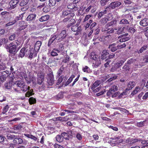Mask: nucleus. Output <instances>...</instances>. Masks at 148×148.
<instances>
[{"mask_svg": "<svg viewBox=\"0 0 148 148\" xmlns=\"http://www.w3.org/2000/svg\"><path fill=\"white\" fill-rule=\"evenodd\" d=\"M29 103L30 105L35 104L36 102V99L33 97H30L29 100Z\"/></svg>", "mask_w": 148, "mask_h": 148, "instance_id": "ea45409f", "label": "nucleus"}, {"mask_svg": "<svg viewBox=\"0 0 148 148\" xmlns=\"http://www.w3.org/2000/svg\"><path fill=\"white\" fill-rule=\"evenodd\" d=\"M82 71L86 73H90L91 72V70L87 66L83 67L82 69Z\"/></svg>", "mask_w": 148, "mask_h": 148, "instance_id": "c85d7f7f", "label": "nucleus"}, {"mask_svg": "<svg viewBox=\"0 0 148 148\" xmlns=\"http://www.w3.org/2000/svg\"><path fill=\"white\" fill-rule=\"evenodd\" d=\"M117 90L118 86H117L115 85L112 86L107 92L106 94L107 96L110 97Z\"/></svg>", "mask_w": 148, "mask_h": 148, "instance_id": "20e7f679", "label": "nucleus"}, {"mask_svg": "<svg viewBox=\"0 0 148 148\" xmlns=\"http://www.w3.org/2000/svg\"><path fill=\"white\" fill-rule=\"evenodd\" d=\"M63 38L59 34H56L55 33L54 34L51 36V37L49 40L48 44V46L51 45L54 41H57V42H60L61 41Z\"/></svg>", "mask_w": 148, "mask_h": 148, "instance_id": "f257e3e1", "label": "nucleus"}, {"mask_svg": "<svg viewBox=\"0 0 148 148\" xmlns=\"http://www.w3.org/2000/svg\"><path fill=\"white\" fill-rule=\"evenodd\" d=\"M91 58L93 60V61H97L98 58H100L98 56L96 55H93L92 54L91 55Z\"/></svg>", "mask_w": 148, "mask_h": 148, "instance_id": "680f3d73", "label": "nucleus"}, {"mask_svg": "<svg viewBox=\"0 0 148 148\" xmlns=\"http://www.w3.org/2000/svg\"><path fill=\"white\" fill-rule=\"evenodd\" d=\"M82 95V93L81 92H77L74 94L73 96L75 97L78 98L81 96Z\"/></svg>", "mask_w": 148, "mask_h": 148, "instance_id": "338daca9", "label": "nucleus"}, {"mask_svg": "<svg viewBox=\"0 0 148 148\" xmlns=\"http://www.w3.org/2000/svg\"><path fill=\"white\" fill-rule=\"evenodd\" d=\"M125 28L124 27H121L117 31L116 33V34H120L124 33Z\"/></svg>", "mask_w": 148, "mask_h": 148, "instance_id": "49530a36", "label": "nucleus"}, {"mask_svg": "<svg viewBox=\"0 0 148 148\" xmlns=\"http://www.w3.org/2000/svg\"><path fill=\"white\" fill-rule=\"evenodd\" d=\"M110 16V18H108V17L106 16L105 17L102 19L101 20V23L103 24H105L108 21L111 20L113 18V17L112 15L111 14H108V16Z\"/></svg>", "mask_w": 148, "mask_h": 148, "instance_id": "9b49d317", "label": "nucleus"}, {"mask_svg": "<svg viewBox=\"0 0 148 148\" xmlns=\"http://www.w3.org/2000/svg\"><path fill=\"white\" fill-rule=\"evenodd\" d=\"M24 135L25 136L33 140L34 141H36L37 140V138L32 134H24Z\"/></svg>", "mask_w": 148, "mask_h": 148, "instance_id": "a878e982", "label": "nucleus"}, {"mask_svg": "<svg viewBox=\"0 0 148 148\" xmlns=\"http://www.w3.org/2000/svg\"><path fill=\"white\" fill-rule=\"evenodd\" d=\"M124 61L123 60H120L119 62L115 64V67H116V68H119L124 63Z\"/></svg>", "mask_w": 148, "mask_h": 148, "instance_id": "603ef678", "label": "nucleus"}, {"mask_svg": "<svg viewBox=\"0 0 148 148\" xmlns=\"http://www.w3.org/2000/svg\"><path fill=\"white\" fill-rule=\"evenodd\" d=\"M107 12V11L106 10L101 11L98 14V17L99 18H101L103 15L106 13Z\"/></svg>", "mask_w": 148, "mask_h": 148, "instance_id": "de8ad7c7", "label": "nucleus"}, {"mask_svg": "<svg viewBox=\"0 0 148 148\" xmlns=\"http://www.w3.org/2000/svg\"><path fill=\"white\" fill-rule=\"evenodd\" d=\"M146 141H142L141 143L143 144V145L141 148H148V143H146Z\"/></svg>", "mask_w": 148, "mask_h": 148, "instance_id": "bf43d9fd", "label": "nucleus"}, {"mask_svg": "<svg viewBox=\"0 0 148 148\" xmlns=\"http://www.w3.org/2000/svg\"><path fill=\"white\" fill-rule=\"evenodd\" d=\"M47 78L48 85L49 86L52 85L54 83L53 75H47Z\"/></svg>", "mask_w": 148, "mask_h": 148, "instance_id": "423d86ee", "label": "nucleus"}, {"mask_svg": "<svg viewBox=\"0 0 148 148\" xmlns=\"http://www.w3.org/2000/svg\"><path fill=\"white\" fill-rule=\"evenodd\" d=\"M119 110L121 111V112L123 114L125 113L126 114H128L129 113V111L127 110L125 108H119Z\"/></svg>", "mask_w": 148, "mask_h": 148, "instance_id": "864d4df0", "label": "nucleus"}, {"mask_svg": "<svg viewBox=\"0 0 148 148\" xmlns=\"http://www.w3.org/2000/svg\"><path fill=\"white\" fill-rule=\"evenodd\" d=\"M36 17L35 14H30L27 17V21H31L35 20Z\"/></svg>", "mask_w": 148, "mask_h": 148, "instance_id": "b1692460", "label": "nucleus"}, {"mask_svg": "<svg viewBox=\"0 0 148 148\" xmlns=\"http://www.w3.org/2000/svg\"><path fill=\"white\" fill-rule=\"evenodd\" d=\"M22 128V126L20 125H17L15 126L14 127V130H16L17 132H19L21 130Z\"/></svg>", "mask_w": 148, "mask_h": 148, "instance_id": "09e8293b", "label": "nucleus"}, {"mask_svg": "<svg viewBox=\"0 0 148 148\" xmlns=\"http://www.w3.org/2000/svg\"><path fill=\"white\" fill-rule=\"evenodd\" d=\"M120 94V92L119 91H117L115 92H114L113 93L111 97L112 98L115 97H116L118 96H119V95Z\"/></svg>", "mask_w": 148, "mask_h": 148, "instance_id": "774afa93", "label": "nucleus"}, {"mask_svg": "<svg viewBox=\"0 0 148 148\" xmlns=\"http://www.w3.org/2000/svg\"><path fill=\"white\" fill-rule=\"evenodd\" d=\"M28 90V91L27 93H25V97H29L33 95L34 94V93L33 92V90L32 89H29Z\"/></svg>", "mask_w": 148, "mask_h": 148, "instance_id": "c756f323", "label": "nucleus"}, {"mask_svg": "<svg viewBox=\"0 0 148 148\" xmlns=\"http://www.w3.org/2000/svg\"><path fill=\"white\" fill-rule=\"evenodd\" d=\"M78 25L76 24L75 25L71 27V30L73 32L79 31L81 29L80 27H78Z\"/></svg>", "mask_w": 148, "mask_h": 148, "instance_id": "393cba45", "label": "nucleus"}, {"mask_svg": "<svg viewBox=\"0 0 148 148\" xmlns=\"http://www.w3.org/2000/svg\"><path fill=\"white\" fill-rule=\"evenodd\" d=\"M57 51L58 53H59L60 51L57 49H54L51 53V56H54L58 55V53L55 51Z\"/></svg>", "mask_w": 148, "mask_h": 148, "instance_id": "79ce46f5", "label": "nucleus"}, {"mask_svg": "<svg viewBox=\"0 0 148 148\" xmlns=\"http://www.w3.org/2000/svg\"><path fill=\"white\" fill-rule=\"evenodd\" d=\"M141 140H138V139H132L130 141V144H133L138 141H141Z\"/></svg>", "mask_w": 148, "mask_h": 148, "instance_id": "69168bd1", "label": "nucleus"}, {"mask_svg": "<svg viewBox=\"0 0 148 148\" xmlns=\"http://www.w3.org/2000/svg\"><path fill=\"white\" fill-rule=\"evenodd\" d=\"M25 79L26 82L28 83H29L32 81L33 82L34 80H35V78L32 76H31V75H23Z\"/></svg>", "mask_w": 148, "mask_h": 148, "instance_id": "39448f33", "label": "nucleus"}, {"mask_svg": "<svg viewBox=\"0 0 148 148\" xmlns=\"http://www.w3.org/2000/svg\"><path fill=\"white\" fill-rule=\"evenodd\" d=\"M76 23V21L74 19H72L71 18V20L69 22V24L67 25V27H69L72 25L73 24H74Z\"/></svg>", "mask_w": 148, "mask_h": 148, "instance_id": "8fccbe9b", "label": "nucleus"}, {"mask_svg": "<svg viewBox=\"0 0 148 148\" xmlns=\"http://www.w3.org/2000/svg\"><path fill=\"white\" fill-rule=\"evenodd\" d=\"M66 80V77H64L62 75L58 79V82L56 83V84L59 85L62 82H63L62 84H64V83L65 82Z\"/></svg>", "mask_w": 148, "mask_h": 148, "instance_id": "dca6fc26", "label": "nucleus"}, {"mask_svg": "<svg viewBox=\"0 0 148 148\" xmlns=\"http://www.w3.org/2000/svg\"><path fill=\"white\" fill-rule=\"evenodd\" d=\"M4 86L6 88L10 89L11 87L12 84L10 82H7L5 83Z\"/></svg>", "mask_w": 148, "mask_h": 148, "instance_id": "c03bdc74", "label": "nucleus"}, {"mask_svg": "<svg viewBox=\"0 0 148 148\" xmlns=\"http://www.w3.org/2000/svg\"><path fill=\"white\" fill-rule=\"evenodd\" d=\"M66 69H64V67L63 66H62L60 67V69H59L58 73V74H61L62 73H65V71Z\"/></svg>", "mask_w": 148, "mask_h": 148, "instance_id": "6e6d98bb", "label": "nucleus"}, {"mask_svg": "<svg viewBox=\"0 0 148 148\" xmlns=\"http://www.w3.org/2000/svg\"><path fill=\"white\" fill-rule=\"evenodd\" d=\"M49 18V16L47 15L42 16L39 19V21L40 22L45 21L47 20Z\"/></svg>", "mask_w": 148, "mask_h": 148, "instance_id": "7c9ffc66", "label": "nucleus"}, {"mask_svg": "<svg viewBox=\"0 0 148 148\" xmlns=\"http://www.w3.org/2000/svg\"><path fill=\"white\" fill-rule=\"evenodd\" d=\"M30 88L29 86L25 85V83L23 85V86L21 88V90L24 92H26L29 90Z\"/></svg>", "mask_w": 148, "mask_h": 148, "instance_id": "c9c22d12", "label": "nucleus"}, {"mask_svg": "<svg viewBox=\"0 0 148 148\" xmlns=\"http://www.w3.org/2000/svg\"><path fill=\"white\" fill-rule=\"evenodd\" d=\"M18 3V1L17 0H12L10 1L9 4L11 8L14 9L15 8L16 6Z\"/></svg>", "mask_w": 148, "mask_h": 148, "instance_id": "ddd939ff", "label": "nucleus"}, {"mask_svg": "<svg viewBox=\"0 0 148 148\" xmlns=\"http://www.w3.org/2000/svg\"><path fill=\"white\" fill-rule=\"evenodd\" d=\"M146 121V120L144 121H141L140 122L137 123L136 124V126L137 127H143L144 126Z\"/></svg>", "mask_w": 148, "mask_h": 148, "instance_id": "58836bf2", "label": "nucleus"}, {"mask_svg": "<svg viewBox=\"0 0 148 148\" xmlns=\"http://www.w3.org/2000/svg\"><path fill=\"white\" fill-rule=\"evenodd\" d=\"M62 15L64 17L67 16V17H73L75 16V14L71 12L69 10L63 11L62 12Z\"/></svg>", "mask_w": 148, "mask_h": 148, "instance_id": "6e6552de", "label": "nucleus"}, {"mask_svg": "<svg viewBox=\"0 0 148 148\" xmlns=\"http://www.w3.org/2000/svg\"><path fill=\"white\" fill-rule=\"evenodd\" d=\"M49 86L48 84H43L41 86L39 87V90L40 91L45 90L46 88H48L49 87Z\"/></svg>", "mask_w": 148, "mask_h": 148, "instance_id": "473e14b6", "label": "nucleus"}, {"mask_svg": "<svg viewBox=\"0 0 148 148\" xmlns=\"http://www.w3.org/2000/svg\"><path fill=\"white\" fill-rule=\"evenodd\" d=\"M56 140L58 143H62L63 141V138L61 135H56Z\"/></svg>", "mask_w": 148, "mask_h": 148, "instance_id": "cd10ccee", "label": "nucleus"}, {"mask_svg": "<svg viewBox=\"0 0 148 148\" xmlns=\"http://www.w3.org/2000/svg\"><path fill=\"white\" fill-rule=\"evenodd\" d=\"M49 6H54L56 4L55 0H49Z\"/></svg>", "mask_w": 148, "mask_h": 148, "instance_id": "4d7b16f0", "label": "nucleus"}, {"mask_svg": "<svg viewBox=\"0 0 148 148\" xmlns=\"http://www.w3.org/2000/svg\"><path fill=\"white\" fill-rule=\"evenodd\" d=\"M101 64L100 58H98L97 61H92V66L93 67L97 68Z\"/></svg>", "mask_w": 148, "mask_h": 148, "instance_id": "f3484780", "label": "nucleus"}, {"mask_svg": "<svg viewBox=\"0 0 148 148\" xmlns=\"http://www.w3.org/2000/svg\"><path fill=\"white\" fill-rule=\"evenodd\" d=\"M9 108V106H8V105H6L3 108V109L2 112V114H5V113L6 112H7L8 111V109Z\"/></svg>", "mask_w": 148, "mask_h": 148, "instance_id": "5fc2aeb1", "label": "nucleus"}, {"mask_svg": "<svg viewBox=\"0 0 148 148\" xmlns=\"http://www.w3.org/2000/svg\"><path fill=\"white\" fill-rule=\"evenodd\" d=\"M61 135L63 138V139H64L66 140H69V134L65 132H63L61 134Z\"/></svg>", "mask_w": 148, "mask_h": 148, "instance_id": "72a5a7b5", "label": "nucleus"}, {"mask_svg": "<svg viewBox=\"0 0 148 148\" xmlns=\"http://www.w3.org/2000/svg\"><path fill=\"white\" fill-rule=\"evenodd\" d=\"M140 24L143 27L148 25V18H145L141 20L140 22Z\"/></svg>", "mask_w": 148, "mask_h": 148, "instance_id": "2eb2a0df", "label": "nucleus"}, {"mask_svg": "<svg viewBox=\"0 0 148 148\" xmlns=\"http://www.w3.org/2000/svg\"><path fill=\"white\" fill-rule=\"evenodd\" d=\"M36 56V54H35L34 53V49L33 48H32L30 51H29L28 58L30 59H32L33 57H35Z\"/></svg>", "mask_w": 148, "mask_h": 148, "instance_id": "a211bd4d", "label": "nucleus"}, {"mask_svg": "<svg viewBox=\"0 0 148 148\" xmlns=\"http://www.w3.org/2000/svg\"><path fill=\"white\" fill-rule=\"evenodd\" d=\"M44 75H38L37 83V84H41L44 80Z\"/></svg>", "mask_w": 148, "mask_h": 148, "instance_id": "9d476101", "label": "nucleus"}, {"mask_svg": "<svg viewBox=\"0 0 148 148\" xmlns=\"http://www.w3.org/2000/svg\"><path fill=\"white\" fill-rule=\"evenodd\" d=\"M121 4V2L118 1L114 2L111 3L108 7L106 8V9L108 8L114 9L116 7L119 6Z\"/></svg>", "mask_w": 148, "mask_h": 148, "instance_id": "0eeeda50", "label": "nucleus"}, {"mask_svg": "<svg viewBox=\"0 0 148 148\" xmlns=\"http://www.w3.org/2000/svg\"><path fill=\"white\" fill-rule=\"evenodd\" d=\"M108 48L112 52H114L119 49L118 45H117L114 43L110 45Z\"/></svg>", "mask_w": 148, "mask_h": 148, "instance_id": "f8f14e48", "label": "nucleus"}, {"mask_svg": "<svg viewBox=\"0 0 148 148\" xmlns=\"http://www.w3.org/2000/svg\"><path fill=\"white\" fill-rule=\"evenodd\" d=\"M116 22L117 21L116 20H114L107 24V25H106L105 26L106 29H105V30L106 31H108L109 30V29L108 28V27L112 26L116 24Z\"/></svg>", "mask_w": 148, "mask_h": 148, "instance_id": "6ab92c4d", "label": "nucleus"}, {"mask_svg": "<svg viewBox=\"0 0 148 148\" xmlns=\"http://www.w3.org/2000/svg\"><path fill=\"white\" fill-rule=\"evenodd\" d=\"M6 78H8V80L10 82H13L14 79H15L16 78L18 79V78H20V79H23V76H22V75H7V76H6Z\"/></svg>", "mask_w": 148, "mask_h": 148, "instance_id": "f03ea898", "label": "nucleus"}, {"mask_svg": "<svg viewBox=\"0 0 148 148\" xmlns=\"http://www.w3.org/2000/svg\"><path fill=\"white\" fill-rule=\"evenodd\" d=\"M122 17L124 18H125L129 21V22H131L133 18L132 15L130 14H127L126 15H123Z\"/></svg>", "mask_w": 148, "mask_h": 148, "instance_id": "5701e85b", "label": "nucleus"}, {"mask_svg": "<svg viewBox=\"0 0 148 148\" xmlns=\"http://www.w3.org/2000/svg\"><path fill=\"white\" fill-rule=\"evenodd\" d=\"M147 47V45H144L139 50V51H137L136 52L138 53H142L145 50Z\"/></svg>", "mask_w": 148, "mask_h": 148, "instance_id": "a19ab883", "label": "nucleus"}, {"mask_svg": "<svg viewBox=\"0 0 148 148\" xmlns=\"http://www.w3.org/2000/svg\"><path fill=\"white\" fill-rule=\"evenodd\" d=\"M16 23V20H13L12 21L8 23H7L6 25V27L10 26L11 25H14Z\"/></svg>", "mask_w": 148, "mask_h": 148, "instance_id": "0e129e2a", "label": "nucleus"}, {"mask_svg": "<svg viewBox=\"0 0 148 148\" xmlns=\"http://www.w3.org/2000/svg\"><path fill=\"white\" fill-rule=\"evenodd\" d=\"M16 82V86L21 88L23 86V85L25 83L23 81H17Z\"/></svg>", "mask_w": 148, "mask_h": 148, "instance_id": "e433bc0d", "label": "nucleus"}, {"mask_svg": "<svg viewBox=\"0 0 148 148\" xmlns=\"http://www.w3.org/2000/svg\"><path fill=\"white\" fill-rule=\"evenodd\" d=\"M29 53V50L27 47H23L21 49L19 54V56L21 58L25 56H27Z\"/></svg>", "mask_w": 148, "mask_h": 148, "instance_id": "7ed1b4c3", "label": "nucleus"}, {"mask_svg": "<svg viewBox=\"0 0 148 148\" xmlns=\"http://www.w3.org/2000/svg\"><path fill=\"white\" fill-rule=\"evenodd\" d=\"M129 21L125 18L121 20L119 22V24H121L125 25L129 23Z\"/></svg>", "mask_w": 148, "mask_h": 148, "instance_id": "f704fd0d", "label": "nucleus"}, {"mask_svg": "<svg viewBox=\"0 0 148 148\" xmlns=\"http://www.w3.org/2000/svg\"><path fill=\"white\" fill-rule=\"evenodd\" d=\"M100 81H96L91 86V88L92 90H94L100 84Z\"/></svg>", "mask_w": 148, "mask_h": 148, "instance_id": "bb28decb", "label": "nucleus"}, {"mask_svg": "<svg viewBox=\"0 0 148 148\" xmlns=\"http://www.w3.org/2000/svg\"><path fill=\"white\" fill-rule=\"evenodd\" d=\"M16 136L14 135H12L10 134H8L6 136L7 139L9 140L14 139L15 137Z\"/></svg>", "mask_w": 148, "mask_h": 148, "instance_id": "a18cd8bd", "label": "nucleus"}, {"mask_svg": "<svg viewBox=\"0 0 148 148\" xmlns=\"http://www.w3.org/2000/svg\"><path fill=\"white\" fill-rule=\"evenodd\" d=\"M75 7V5L74 3H70L67 6L68 8L70 9H73Z\"/></svg>", "mask_w": 148, "mask_h": 148, "instance_id": "e2e57ef3", "label": "nucleus"}, {"mask_svg": "<svg viewBox=\"0 0 148 148\" xmlns=\"http://www.w3.org/2000/svg\"><path fill=\"white\" fill-rule=\"evenodd\" d=\"M6 75H0V86L2 84V83L5 81L6 79Z\"/></svg>", "mask_w": 148, "mask_h": 148, "instance_id": "4c0bfd02", "label": "nucleus"}, {"mask_svg": "<svg viewBox=\"0 0 148 148\" xmlns=\"http://www.w3.org/2000/svg\"><path fill=\"white\" fill-rule=\"evenodd\" d=\"M13 142L15 144H21L23 143V140L20 138L15 137L13 140Z\"/></svg>", "mask_w": 148, "mask_h": 148, "instance_id": "4be33fe9", "label": "nucleus"}, {"mask_svg": "<svg viewBox=\"0 0 148 148\" xmlns=\"http://www.w3.org/2000/svg\"><path fill=\"white\" fill-rule=\"evenodd\" d=\"M24 14V13L19 15L18 16L16 17L15 18L14 20H16V22L17 21L21 19L23 17Z\"/></svg>", "mask_w": 148, "mask_h": 148, "instance_id": "052dcab7", "label": "nucleus"}, {"mask_svg": "<svg viewBox=\"0 0 148 148\" xmlns=\"http://www.w3.org/2000/svg\"><path fill=\"white\" fill-rule=\"evenodd\" d=\"M20 27L19 28H18L17 29L18 31H20L21 30H22L23 29H25L27 27V25H20Z\"/></svg>", "mask_w": 148, "mask_h": 148, "instance_id": "13d9d810", "label": "nucleus"}, {"mask_svg": "<svg viewBox=\"0 0 148 148\" xmlns=\"http://www.w3.org/2000/svg\"><path fill=\"white\" fill-rule=\"evenodd\" d=\"M109 53L106 50H103L102 52V54L101 59L102 60H103L105 59H108V57L109 56L108 55Z\"/></svg>", "mask_w": 148, "mask_h": 148, "instance_id": "412c9836", "label": "nucleus"}, {"mask_svg": "<svg viewBox=\"0 0 148 148\" xmlns=\"http://www.w3.org/2000/svg\"><path fill=\"white\" fill-rule=\"evenodd\" d=\"M6 49H8L9 52L15 54L16 53L17 51L16 47V45H13L12 46L9 47L7 46L6 47Z\"/></svg>", "mask_w": 148, "mask_h": 148, "instance_id": "1a4fd4ad", "label": "nucleus"}, {"mask_svg": "<svg viewBox=\"0 0 148 148\" xmlns=\"http://www.w3.org/2000/svg\"><path fill=\"white\" fill-rule=\"evenodd\" d=\"M62 37L63 39H64L67 36L66 34V32L65 30H63L61 33L59 34Z\"/></svg>", "mask_w": 148, "mask_h": 148, "instance_id": "3c124183", "label": "nucleus"}, {"mask_svg": "<svg viewBox=\"0 0 148 148\" xmlns=\"http://www.w3.org/2000/svg\"><path fill=\"white\" fill-rule=\"evenodd\" d=\"M135 86L134 82H130L127 84V88L125 89L126 90H131Z\"/></svg>", "mask_w": 148, "mask_h": 148, "instance_id": "aec40b11", "label": "nucleus"}, {"mask_svg": "<svg viewBox=\"0 0 148 148\" xmlns=\"http://www.w3.org/2000/svg\"><path fill=\"white\" fill-rule=\"evenodd\" d=\"M139 90L140 88L139 87H136L135 90L132 92L131 93V95L134 96L137 94L139 92Z\"/></svg>", "mask_w": 148, "mask_h": 148, "instance_id": "37998d69", "label": "nucleus"}, {"mask_svg": "<svg viewBox=\"0 0 148 148\" xmlns=\"http://www.w3.org/2000/svg\"><path fill=\"white\" fill-rule=\"evenodd\" d=\"M75 76L74 75H72L71 77H70L67 81L64 84V86H66L70 84L72 81H73V78Z\"/></svg>", "mask_w": 148, "mask_h": 148, "instance_id": "2f4dec72", "label": "nucleus"}, {"mask_svg": "<svg viewBox=\"0 0 148 148\" xmlns=\"http://www.w3.org/2000/svg\"><path fill=\"white\" fill-rule=\"evenodd\" d=\"M41 42L40 41H37L34 45V49L35 51H38L40 48L41 45Z\"/></svg>", "mask_w": 148, "mask_h": 148, "instance_id": "4468645a", "label": "nucleus"}]
</instances>
